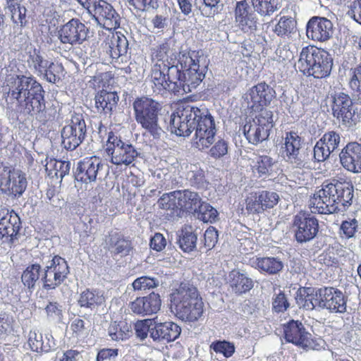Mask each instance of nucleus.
<instances>
[{
    "label": "nucleus",
    "instance_id": "26",
    "mask_svg": "<svg viewBox=\"0 0 361 361\" xmlns=\"http://www.w3.org/2000/svg\"><path fill=\"white\" fill-rule=\"evenodd\" d=\"M23 176L20 170L11 169L0 161V190H11L15 196L23 194Z\"/></svg>",
    "mask_w": 361,
    "mask_h": 361
},
{
    "label": "nucleus",
    "instance_id": "13",
    "mask_svg": "<svg viewBox=\"0 0 361 361\" xmlns=\"http://www.w3.org/2000/svg\"><path fill=\"white\" fill-rule=\"evenodd\" d=\"M275 92L265 82H260L250 88L243 96L244 103L247 107L255 111L264 109L262 107L269 104L274 97Z\"/></svg>",
    "mask_w": 361,
    "mask_h": 361
},
{
    "label": "nucleus",
    "instance_id": "58",
    "mask_svg": "<svg viewBox=\"0 0 361 361\" xmlns=\"http://www.w3.org/2000/svg\"><path fill=\"white\" fill-rule=\"evenodd\" d=\"M109 78V75L106 72H97L94 75L92 76H87V83L90 87L97 89L103 87L107 83L108 78Z\"/></svg>",
    "mask_w": 361,
    "mask_h": 361
},
{
    "label": "nucleus",
    "instance_id": "53",
    "mask_svg": "<svg viewBox=\"0 0 361 361\" xmlns=\"http://www.w3.org/2000/svg\"><path fill=\"white\" fill-rule=\"evenodd\" d=\"M319 140L333 152L338 148L341 137L339 133L332 130L324 133Z\"/></svg>",
    "mask_w": 361,
    "mask_h": 361
},
{
    "label": "nucleus",
    "instance_id": "18",
    "mask_svg": "<svg viewBox=\"0 0 361 361\" xmlns=\"http://www.w3.org/2000/svg\"><path fill=\"white\" fill-rule=\"evenodd\" d=\"M334 32L331 21L323 17H312L306 25L307 37L317 42H325L329 39Z\"/></svg>",
    "mask_w": 361,
    "mask_h": 361
},
{
    "label": "nucleus",
    "instance_id": "23",
    "mask_svg": "<svg viewBox=\"0 0 361 361\" xmlns=\"http://www.w3.org/2000/svg\"><path fill=\"white\" fill-rule=\"evenodd\" d=\"M235 22L236 25L244 32H253L257 30V18L245 0L236 3Z\"/></svg>",
    "mask_w": 361,
    "mask_h": 361
},
{
    "label": "nucleus",
    "instance_id": "61",
    "mask_svg": "<svg viewBox=\"0 0 361 361\" xmlns=\"http://www.w3.org/2000/svg\"><path fill=\"white\" fill-rule=\"evenodd\" d=\"M349 86L353 91L361 96V63L355 68L352 69Z\"/></svg>",
    "mask_w": 361,
    "mask_h": 361
},
{
    "label": "nucleus",
    "instance_id": "27",
    "mask_svg": "<svg viewBox=\"0 0 361 361\" xmlns=\"http://www.w3.org/2000/svg\"><path fill=\"white\" fill-rule=\"evenodd\" d=\"M181 333V328L173 322L156 324L150 330V337L154 341L171 342L177 339Z\"/></svg>",
    "mask_w": 361,
    "mask_h": 361
},
{
    "label": "nucleus",
    "instance_id": "10",
    "mask_svg": "<svg viewBox=\"0 0 361 361\" xmlns=\"http://www.w3.org/2000/svg\"><path fill=\"white\" fill-rule=\"evenodd\" d=\"M27 65L30 72L38 75H43L51 83H56L63 76L64 68L61 63L44 60L37 50L29 53Z\"/></svg>",
    "mask_w": 361,
    "mask_h": 361
},
{
    "label": "nucleus",
    "instance_id": "41",
    "mask_svg": "<svg viewBox=\"0 0 361 361\" xmlns=\"http://www.w3.org/2000/svg\"><path fill=\"white\" fill-rule=\"evenodd\" d=\"M151 80L154 84V92L161 93L164 90L169 91L167 75L161 70L160 65L155 64L152 68Z\"/></svg>",
    "mask_w": 361,
    "mask_h": 361
},
{
    "label": "nucleus",
    "instance_id": "40",
    "mask_svg": "<svg viewBox=\"0 0 361 361\" xmlns=\"http://www.w3.org/2000/svg\"><path fill=\"white\" fill-rule=\"evenodd\" d=\"M195 216L204 224H214L218 219V212L209 203L202 202L200 205L195 212Z\"/></svg>",
    "mask_w": 361,
    "mask_h": 361
},
{
    "label": "nucleus",
    "instance_id": "51",
    "mask_svg": "<svg viewBox=\"0 0 361 361\" xmlns=\"http://www.w3.org/2000/svg\"><path fill=\"white\" fill-rule=\"evenodd\" d=\"M187 179L190 184L194 186H203L204 183V173L203 170L197 166H191L190 171L187 173Z\"/></svg>",
    "mask_w": 361,
    "mask_h": 361
},
{
    "label": "nucleus",
    "instance_id": "63",
    "mask_svg": "<svg viewBox=\"0 0 361 361\" xmlns=\"http://www.w3.org/2000/svg\"><path fill=\"white\" fill-rule=\"evenodd\" d=\"M332 153L325 145L319 140L314 147V157L317 161H324L327 159Z\"/></svg>",
    "mask_w": 361,
    "mask_h": 361
},
{
    "label": "nucleus",
    "instance_id": "20",
    "mask_svg": "<svg viewBox=\"0 0 361 361\" xmlns=\"http://www.w3.org/2000/svg\"><path fill=\"white\" fill-rule=\"evenodd\" d=\"M161 300L159 293L152 292L146 296L136 298L129 304L130 310L142 317L156 314L161 307Z\"/></svg>",
    "mask_w": 361,
    "mask_h": 361
},
{
    "label": "nucleus",
    "instance_id": "42",
    "mask_svg": "<svg viewBox=\"0 0 361 361\" xmlns=\"http://www.w3.org/2000/svg\"><path fill=\"white\" fill-rule=\"evenodd\" d=\"M178 243L183 252H190L196 247L197 235L192 231H188L186 227L183 228L178 235Z\"/></svg>",
    "mask_w": 361,
    "mask_h": 361
},
{
    "label": "nucleus",
    "instance_id": "36",
    "mask_svg": "<svg viewBox=\"0 0 361 361\" xmlns=\"http://www.w3.org/2000/svg\"><path fill=\"white\" fill-rule=\"evenodd\" d=\"M195 133H207L209 131L211 133H216V126L213 116L205 109H200L199 114H197Z\"/></svg>",
    "mask_w": 361,
    "mask_h": 361
},
{
    "label": "nucleus",
    "instance_id": "45",
    "mask_svg": "<svg viewBox=\"0 0 361 361\" xmlns=\"http://www.w3.org/2000/svg\"><path fill=\"white\" fill-rule=\"evenodd\" d=\"M109 336L114 341H123L130 337L131 331L125 322H114L109 329Z\"/></svg>",
    "mask_w": 361,
    "mask_h": 361
},
{
    "label": "nucleus",
    "instance_id": "32",
    "mask_svg": "<svg viewBox=\"0 0 361 361\" xmlns=\"http://www.w3.org/2000/svg\"><path fill=\"white\" fill-rule=\"evenodd\" d=\"M118 99L119 97L115 92L102 90L95 95V107L98 112L110 114L116 107Z\"/></svg>",
    "mask_w": 361,
    "mask_h": 361
},
{
    "label": "nucleus",
    "instance_id": "54",
    "mask_svg": "<svg viewBox=\"0 0 361 361\" xmlns=\"http://www.w3.org/2000/svg\"><path fill=\"white\" fill-rule=\"evenodd\" d=\"M8 9L11 12V20L15 25L14 29H16V26L17 29L21 30V27L23 26V13H21V2H17L16 4L13 3H8Z\"/></svg>",
    "mask_w": 361,
    "mask_h": 361
},
{
    "label": "nucleus",
    "instance_id": "21",
    "mask_svg": "<svg viewBox=\"0 0 361 361\" xmlns=\"http://www.w3.org/2000/svg\"><path fill=\"white\" fill-rule=\"evenodd\" d=\"M301 138L295 132H288L284 137V142L281 148V154L283 159L300 167L302 165V159L300 151Z\"/></svg>",
    "mask_w": 361,
    "mask_h": 361
},
{
    "label": "nucleus",
    "instance_id": "31",
    "mask_svg": "<svg viewBox=\"0 0 361 361\" xmlns=\"http://www.w3.org/2000/svg\"><path fill=\"white\" fill-rule=\"evenodd\" d=\"M319 289L314 290L310 287L300 288L295 296V300L300 307L307 310H312L316 306L319 307L320 302Z\"/></svg>",
    "mask_w": 361,
    "mask_h": 361
},
{
    "label": "nucleus",
    "instance_id": "64",
    "mask_svg": "<svg viewBox=\"0 0 361 361\" xmlns=\"http://www.w3.org/2000/svg\"><path fill=\"white\" fill-rule=\"evenodd\" d=\"M259 194L251 192L246 199V209L252 213H260L262 212V205H261Z\"/></svg>",
    "mask_w": 361,
    "mask_h": 361
},
{
    "label": "nucleus",
    "instance_id": "14",
    "mask_svg": "<svg viewBox=\"0 0 361 361\" xmlns=\"http://www.w3.org/2000/svg\"><path fill=\"white\" fill-rule=\"evenodd\" d=\"M68 273L67 262L58 255L54 256L42 275L44 288L46 289L55 288L61 284Z\"/></svg>",
    "mask_w": 361,
    "mask_h": 361
},
{
    "label": "nucleus",
    "instance_id": "43",
    "mask_svg": "<svg viewBox=\"0 0 361 361\" xmlns=\"http://www.w3.org/2000/svg\"><path fill=\"white\" fill-rule=\"evenodd\" d=\"M255 11L261 16H270L280 8L278 0H251Z\"/></svg>",
    "mask_w": 361,
    "mask_h": 361
},
{
    "label": "nucleus",
    "instance_id": "4",
    "mask_svg": "<svg viewBox=\"0 0 361 361\" xmlns=\"http://www.w3.org/2000/svg\"><path fill=\"white\" fill-rule=\"evenodd\" d=\"M295 66L305 75L322 79L330 75L333 59L324 49L315 47H305L302 49Z\"/></svg>",
    "mask_w": 361,
    "mask_h": 361
},
{
    "label": "nucleus",
    "instance_id": "3",
    "mask_svg": "<svg viewBox=\"0 0 361 361\" xmlns=\"http://www.w3.org/2000/svg\"><path fill=\"white\" fill-rule=\"evenodd\" d=\"M169 300L171 307L183 321L193 322L202 316V298L197 287L189 282H181L177 288H173Z\"/></svg>",
    "mask_w": 361,
    "mask_h": 361
},
{
    "label": "nucleus",
    "instance_id": "29",
    "mask_svg": "<svg viewBox=\"0 0 361 361\" xmlns=\"http://www.w3.org/2000/svg\"><path fill=\"white\" fill-rule=\"evenodd\" d=\"M106 298L103 291L94 288H86L82 290L78 299V305L80 307L94 310L105 303Z\"/></svg>",
    "mask_w": 361,
    "mask_h": 361
},
{
    "label": "nucleus",
    "instance_id": "24",
    "mask_svg": "<svg viewBox=\"0 0 361 361\" xmlns=\"http://www.w3.org/2000/svg\"><path fill=\"white\" fill-rule=\"evenodd\" d=\"M87 33L85 25L75 18L64 24L59 31L61 42L71 44H80L86 39Z\"/></svg>",
    "mask_w": 361,
    "mask_h": 361
},
{
    "label": "nucleus",
    "instance_id": "12",
    "mask_svg": "<svg viewBox=\"0 0 361 361\" xmlns=\"http://www.w3.org/2000/svg\"><path fill=\"white\" fill-rule=\"evenodd\" d=\"M22 85L23 76L18 75L15 85L9 88L8 97L10 102L7 113L10 123L16 128V133H18L19 135L21 130L23 112L22 101L20 100L23 91Z\"/></svg>",
    "mask_w": 361,
    "mask_h": 361
},
{
    "label": "nucleus",
    "instance_id": "55",
    "mask_svg": "<svg viewBox=\"0 0 361 361\" xmlns=\"http://www.w3.org/2000/svg\"><path fill=\"white\" fill-rule=\"evenodd\" d=\"M290 304L288 299L283 291H280L272 300V310L276 313H281L286 312Z\"/></svg>",
    "mask_w": 361,
    "mask_h": 361
},
{
    "label": "nucleus",
    "instance_id": "44",
    "mask_svg": "<svg viewBox=\"0 0 361 361\" xmlns=\"http://www.w3.org/2000/svg\"><path fill=\"white\" fill-rule=\"evenodd\" d=\"M27 344L30 349L36 353L47 352L50 348L47 344H44L42 333L36 329L29 332Z\"/></svg>",
    "mask_w": 361,
    "mask_h": 361
},
{
    "label": "nucleus",
    "instance_id": "25",
    "mask_svg": "<svg viewBox=\"0 0 361 361\" xmlns=\"http://www.w3.org/2000/svg\"><path fill=\"white\" fill-rule=\"evenodd\" d=\"M332 112L334 117L341 121L344 125H350L355 111L353 109V101L350 97L343 92L333 97Z\"/></svg>",
    "mask_w": 361,
    "mask_h": 361
},
{
    "label": "nucleus",
    "instance_id": "60",
    "mask_svg": "<svg viewBox=\"0 0 361 361\" xmlns=\"http://www.w3.org/2000/svg\"><path fill=\"white\" fill-rule=\"evenodd\" d=\"M219 234L216 227H207L204 234V245L207 250H211L218 242Z\"/></svg>",
    "mask_w": 361,
    "mask_h": 361
},
{
    "label": "nucleus",
    "instance_id": "34",
    "mask_svg": "<svg viewBox=\"0 0 361 361\" xmlns=\"http://www.w3.org/2000/svg\"><path fill=\"white\" fill-rule=\"evenodd\" d=\"M283 267V262L277 257H257L255 261V268L261 274L274 275L280 272Z\"/></svg>",
    "mask_w": 361,
    "mask_h": 361
},
{
    "label": "nucleus",
    "instance_id": "38",
    "mask_svg": "<svg viewBox=\"0 0 361 361\" xmlns=\"http://www.w3.org/2000/svg\"><path fill=\"white\" fill-rule=\"evenodd\" d=\"M296 28V22L291 17L281 16L272 29L279 37H286L293 33Z\"/></svg>",
    "mask_w": 361,
    "mask_h": 361
},
{
    "label": "nucleus",
    "instance_id": "19",
    "mask_svg": "<svg viewBox=\"0 0 361 361\" xmlns=\"http://www.w3.org/2000/svg\"><path fill=\"white\" fill-rule=\"evenodd\" d=\"M90 13H92L98 23L107 30H114L120 25L119 16L113 6L104 1L97 0Z\"/></svg>",
    "mask_w": 361,
    "mask_h": 361
},
{
    "label": "nucleus",
    "instance_id": "28",
    "mask_svg": "<svg viewBox=\"0 0 361 361\" xmlns=\"http://www.w3.org/2000/svg\"><path fill=\"white\" fill-rule=\"evenodd\" d=\"M226 283L231 291L237 296L248 293L254 287L253 280L237 269L228 273Z\"/></svg>",
    "mask_w": 361,
    "mask_h": 361
},
{
    "label": "nucleus",
    "instance_id": "8",
    "mask_svg": "<svg viewBox=\"0 0 361 361\" xmlns=\"http://www.w3.org/2000/svg\"><path fill=\"white\" fill-rule=\"evenodd\" d=\"M283 338L287 343H292L304 350H319L320 344L308 332L299 320L290 319L283 326Z\"/></svg>",
    "mask_w": 361,
    "mask_h": 361
},
{
    "label": "nucleus",
    "instance_id": "2",
    "mask_svg": "<svg viewBox=\"0 0 361 361\" xmlns=\"http://www.w3.org/2000/svg\"><path fill=\"white\" fill-rule=\"evenodd\" d=\"M353 197V186L348 182L332 180L325 182L322 189L316 192L310 200V205L319 214H333L339 205L350 204Z\"/></svg>",
    "mask_w": 361,
    "mask_h": 361
},
{
    "label": "nucleus",
    "instance_id": "11",
    "mask_svg": "<svg viewBox=\"0 0 361 361\" xmlns=\"http://www.w3.org/2000/svg\"><path fill=\"white\" fill-rule=\"evenodd\" d=\"M85 133L86 124L82 116L75 114L61 129V145L68 150H73L82 142Z\"/></svg>",
    "mask_w": 361,
    "mask_h": 361
},
{
    "label": "nucleus",
    "instance_id": "1",
    "mask_svg": "<svg viewBox=\"0 0 361 361\" xmlns=\"http://www.w3.org/2000/svg\"><path fill=\"white\" fill-rule=\"evenodd\" d=\"M204 57L200 51H181L179 52L178 66L168 68L167 80L169 91L183 94L191 92L204 78L206 66L202 63Z\"/></svg>",
    "mask_w": 361,
    "mask_h": 361
},
{
    "label": "nucleus",
    "instance_id": "5",
    "mask_svg": "<svg viewBox=\"0 0 361 361\" xmlns=\"http://www.w3.org/2000/svg\"><path fill=\"white\" fill-rule=\"evenodd\" d=\"M135 117L137 123L154 137H158L163 132L158 123L159 104L148 97H140L133 102Z\"/></svg>",
    "mask_w": 361,
    "mask_h": 361
},
{
    "label": "nucleus",
    "instance_id": "22",
    "mask_svg": "<svg viewBox=\"0 0 361 361\" xmlns=\"http://www.w3.org/2000/svg\"><path fill=\"white\" fill-rule=\"evenodd\" d=\"M340 162L347 171L353 173H361V145L349 142L339 154Z\"/></svg>",
    "mask_w": 361,
    "mask_h": 361
},
{
    "label": "nucleus",
    "instance_id": "59",
    "mask_svg": "<svg viewBox=\"0 0 361 361\" xmlns=\"http://www.w3.org/2000/svg\"><path fill=\"white\" fill-rule=\"evenodd\" d=\"M293 226H318V221L313 214L300 212L295 216Z\"/></svg>",
    "mask_w": 361,
    "mask_h": 361
},
{
    "label": "nucleus",
    "instance_id": "30",
    "mask_svg": "<svg viewBox=\"0 0 361 361\" xmlns=\"http://www.w3.org/2000/svg\"><path fill=\"white\" fill-rule=\"evenodd\" d=\"M176 195H178L177 204L179 210L189 213L194 214L195 212H197L202 202L197 192L190 190H177Z\"/></svg>",
    "mask_w": 361,
    "mask_h": 361
},
{
    "label": "nucleus",
    "instance_id": "33",
    "mask_svg": "<svg viewBox=\"0 0 361 361\" xmlns=\"http://www.w3.org/2000/svg\"><path fill=\"white\" fill-rule=\"evenodd\" d=\"M107 243L109 249H113L111 252L114 256L126 257L129 255L133 250L131 240L118 233L110 235Z\"/></svg>",
    "mask_w": 361,
    "mask_h": 361
},
{
    "label": "nucleus",
    "instance_id": "62",
    "mask_svg": "<svg viewBox=\"0 0 361 361\" xmlns=\"http://www.w3.org/2000/svg\"><path fill=\"white\" fill-rule=\"evenodd\" d=\"M20 218L16 212L13 210L11 212L2 211L0 212V226H16L20 224Z\"/></svg>",
    "mask_w": 361,
    "mask_h": 361
},
{
    "label": "nucleus",
    "instance_id": "35",
    "mask_svg": "<svg viewBox=\"0 0 361 361\" xmlns=\"http://www.w3.org/2000/svg\"><path fill=\"white\" fill-rule=\"evenodd\" d=\"M128 49V41L122 34L116 32L111 36L109 42L107 52L114 59H118L126 56Z\"/></svg>",
    "mask_w": 361,
    "mask_h": 361
},
{
    "label": "nucleus",
    "instance_id": "50",
    "mask_svg": "<svg viewBox=\"0 0 361 361\" xmlns=\"http://www.w3.org/2000/svg\"><path fill=\"white\" fill-rule=\"evenodd\" d=\"M159 281L154 277L142 276L137 278L132 283L134 290H147L157 287Z\"/></svg>",
    "mask_w": 361,
    "mask_h": 361
},
{
    "label": "nucleus",
    "instance_id": "9",
    "mask_svg": "<svg viewBox=\"0 0 361 361\" xmlns=\"http://www.w3.org/2000/svg\"><path fill=\"white\" fill-rule=\"evenodd\" d=\"M200 109L190 104H180L171 117V131L178 136L186 137L195 130Z\"/></svg>",
    "mask_w": 361,
    "mask_h": 361
},
{
    "label": "nucleus",
    "instance_id": "46",
    "mask_svg": "<svg viewBox=\"0 0 361 361\" xmlns=\"http://www.w3.org/2000/svg\"><path fill=\"white\" fill-rule=\"evenodd\" d=\"M42 269L39 264H33L28 266L24 270V286H27L29 289L33 288L36 282L39 281Z\"/></svg>",
    "mask_w": 361,
    "mask_h": 361
},
{
    "label": "nucleus",
    "instance_id": "49",
    "mask_svg": "<svg viewBox=\"0 0 361 361\" xmlns=\"http://www.w3.org/2000/svg\"><path fill=\"white\" fill-rule=\"evenodd\" d=\"M216 133H211L209 131L207 133H195V137L193 139L194 146L202 150L209 147L214 142V137Z\"/></svg>",
    "mask_w": 361,
    "mask_h": 361
},
{
    "label": "nucleus",
    "instance_id": "16",
    "mask_svg": "<svg viewBox=\"0 0 361 361\" xmlns=\"http://www.w3.org/2000/svg\"><path fill=\"white\" fill-rule=\"evenodd\" d=\"M103 171L104 164L99 157H85L78 163L76 177L85 183H92L104 175Z\"/></svg>",
    "mask_w": 361,
    "mask_h": 361
},
{
    "label": "nucleus",
    "instance_id": "15",
    "mask_svg": "<svg viewBox=\"0 0 361 361\" xmlns=\"http://www.w3.org/2000/svg\"><path fill=\"white\" fill-rule=\"evenodd\" d=\"M320 302L319 307L332 312L343 313L346 311L347 300L341 290L333 287L319 288Z\"/></svg>",
    "mask_w": 361,
    "mask_h": 361
},
{
    "label": "nucleus",
    "instance_id": "57",
    "mask_svg": "<svg viewBox=\"0 0 361 361\" xmlns=\"http://www.w3.org/2000/svg\"><path fill=\"white\" fill-rule=\"evenodd\" d=\"M319 227H298L295 232L297 241L303 243L312 239L318 232Z\"/></svg>",
    "mask_w": 361,
    "mask_h": 361
},
{
    "label": "nucleus",
    "instance_id": "37",
    "mask_svg": "<svg viewBox=\"0 0 361 361\" xmlns=\"http://www.w3.org/2000/svg\"><path fill=\"white\" fill-rule=\"evenodd\" d=\"M70 168V162L52 158L47 160L45 164L46 171L49 176L61 179L68 173Z\"/></svg>",
    "mask_w": 361,
    "mask_h": 361
},
{
    "label": "nucleus",
    "instance_id": "17",
    "mask_svg": "<svg viewBox=\"0 0 361 361\" xmlns=\"http://www.w3.org/2000/svg\"><path fill=\"white\" fill-rule=\"evenodd\" d=\"M24 78H27L26 88L24 91L27 92L24 99V112L29 114L39 113L43 106L42 87L32 78L24 75Z\"/></svg>",
    "mask_w": 361,
    "mask_h": 361
},
{
    "label": "nucleus",
    "instance_id": "6",
    "mask_svg": "<svg viewBox=\"0 0 361 361\" xmlns=\"http://www.w3.org/2000/svg\"><path fill=\"white\" fill-rule=\"evenodd\" d=\"M105 151L115 165L129 166L140 154L132 144L123 142L119 135L111 131L108 133Z\"/></svg>",
    "mask_w": 361,
    "mask_h": 361
},
{
    "label": "nucleus",
    "instance_id": "56",
    "mask_svg": "<svg viewBox=\"0 0 361 361\" xmlns=\"http://www.w3.org/2000/svg\"><path fill=\"white\" fill-rule=\"evenodd\" d=\"M90 325L86 326L85 322L80 318L74 319L71 324L73 336L79 338L88 334Z\"/></svg>",
    "mask_w": 361,
    "mask_h": 361
},
{
    "label": "nucleus",
    "instance_id": "48",
    "mask_svg": "<svg viewBox=\"0 0 361 361\" xmlns=\"http://www.w3.org/2000/svg\"><path fill=\"white\" fill-rule=\"evenodd\" d=\"M177 190L171 192L169 193H164L158 200L157 204L159 208L171 210L178 211V195H176Z\"/></svg>",
    "mask_w": 361,
    "mask_h": 361
},
{
    "label": "nucleus",
    "instance_id": "52",
    "mask_svg": "<svg viewBox=\"0 0 361 361\" xmlns=\"http://www.w3.org/2000/svg\"><path fill=\"white\" fill-rule=\"evenodd\" d=\"M261 205H262V211L268 208H273L277 204L279 196L274 192L262 191L259 193V199H258Z\"/></svg>",
    "mask_w": 361,
    "mask_h": 361
},
{
    "label": "nucleus",
    "instance_id": "47",
    "mask_svg": "<svg viewBox=\"0 0 361 361\" xmlns=\"http://www.w3.org/2000/svg\"><path fill=\"white\" fill-rule=\"evenodd\" d=\"M210 348L216 353L222 354L226 358L232 357L235 352L234 343L226 340L213 341Z\"/></svg>",
    "mask_w": 361,
    "mask_h": 361
},
{
    "label": "nucleus",
    "instance_id": "7",
    "mask_svg": "<svg viewBox=\"0 0 361 361\" xmlns=\"http://www.w3.org/2000/svg\"><path fill=\"white\" fill-rule=\"evenodd\" d=\"M273 126L272 111L262 109L252 121L245 124L243 133L250 143L257 145L268 138Z\"/></svg>",
    "mask_w": 361,
    "mask_h": 361
},
{
    "label": "nucleus",
    "instance_id": "39",
    "mask_svg": "<svg viewBox=\"0 0 361 361\" xmlns=\"http://www.w3.org/2000/svg\"><path fill=\"white\" fill-rule=\"evenodd\" d=\"M272 164V159L268 156H255L250 164L252 172L259 177L267 174Z\"/></svg>",
    "mask_w": 361,
    "mask_h": 361
}]
</instances>
